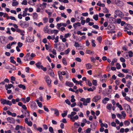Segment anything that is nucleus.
I'll list each match as a JSON object with an SVG mask.
<instances>
[{"label": "nucleus", "mask_w": 133, "mask_h": 133, "mask_svg": "<svg viewBox=\"0 0 133 133\" xmlns=\"http://www.w3.org/2000/svg\"><path fill=\"white\" fill-rule=\"evenodd\" d=\"M76 112H72L70 114L68 115V117L70 118V120L72 122H74L75 120H77L78 118V116L77 115H74L76 114Z\"/></svg>", "instance_id": "nucleus-1"}, {"label": "nucleus", "mask_w": 133, "mask_h": 133, "mask_svg": "<svg viewBox=\"0 0 133 133\" xmlns=\"http://www.w3.org/2000/svg\"><path fill=\"white\" fill-rule=\"evenodd\" d=\"M124 106L128 113L130 114L131 113V110L130 105L127 104H124Z\"/></svg>", "instance_id": "nucleus-2"}, {"label": "nucleus", "mask_w": 133, "mask_h": 133, "mask_svg": "<svg viewBox=\"0 0 133 133\" xmlns=\"http://www.w3.org/2000/svg\"><path fill=\"white\" fill-rule=\"evenodd\" d=\"M44 78L48 86L50 87H51V80L49 76H46Z\"/></svg>", "instance_id": "nucleus-3"}, {"label": "nucleus", "mask_w": 133, "mask_h": 133, "mask_svg": "<svg viewBox=\"0 0 133 133\" xmlns=\"http://www.w3.org/2000/svg\"><path fill=\"white\" fill-rule=\"evenodd\" d=\"M115 13L117 15L121 18L123 17L124 16L123 13L121 11L118 9H117L115 11Z\"/></svg>", "instance_id": "nucleus-4"}, {"label": "nucleus", "mask_w": 133, "mask_h": 133, "mask_svg": "<svg viewBox=\"0 0 133 133\" xmlns=\"http://www.w3.org/2000/svg\"><path fill=\"white\" fill-rule=\"evenodd\" d=\"M19 24L22 27H28L29 26V24L26 21H23L21 20L20 21Z\"/></svg>", "instance_id": "nucleus-5"}, {"label": "nucleus", "mask_w": 133, "mask_h": 133, "mask_svg": "<svg viewBox=\"0 0 133 133\" xmlns=\"http://www.w3.org/2000/svg\"><path fill=\"white\" fill-rule=\"evenodd\" d=\"M7 119L8 122L10 123H14L15 122V119L12 117H9L7 118Z\"/></svg>", "instance_id": "nucleus-6"}, {"label": "nucleus", "mask_w": 133, "mask_h": 133, "mask_svg": "<svg viewBox=\"0 0 133 133\" xmlns=\"http://www.w3.org/2000/svg\"><path fill=\"white\" fill-rule=\"evenodd\" d=\"M31 107L32 109L33 110H34L36 109L37 106L35 102H31Z\"/></svg>", "instance_id": "nucleus-7"}, {"label": "nucleus", "mask_w": 133, "mask_h": 133, "mask_svg": "<svg viewBox=\"0 0 133 133\" xmlns=\"http://www.w3.org/2000/svg\"><path fill=\"white\" fill-rule=\"evenodd\" d=\"M101 98V96L99 95H97L95 96L92 99V101L96 102H97L98 100Z\"/></svg>", "instance_id": "nucleus-8"}, {"label": "nucleus", "mask_w": 133, "mask_h": 133, "mask_svg": "<svg viewBox=\"0 0 133 133\" xmlns=\"http://www.w3.org/2000/svg\"><path fill=\"white\" fill-rule=\"evenodd\" d=\"M25 123L27 124L28 125L30 126H31L32 125V123L31 121H29L28 120V118H25Z\"/></svg>", "instance_id": "nucleus-9"}, {"label": "nucleus", "mask_w": 133, "mask_h": 133, "mask_svg": "<svg viewBox=\"0 0 133 133\" xmlns=\"http://www.w3.org/2000/svg\"><path fill=\"white\" fill-rule=\"evenodd\" d=\"M30 53H28L27 54L26 56L24 57V59L25 61H29L30 59H32V58H30Z\"/></svg>", "instance_id": "nucleus-10"}, {"label": "nucleus", "mask_w": 133, "mask_h": 133, "mask_svg": "<svg viewBox=\"0 0 133 133\" xmlns=\"http://www.w3.org/2000/svg\"><path fill=\"white\" fill-rule=\"evenodd\" d=\"M5 87L6 90H8V89L11 88L12 87L13 88L14 87L13 85L11 84H8L7 85L6 84L5 85Z\"/></svg>", "instance_id": "nucleus-11"}, {"label": "nucleus", "mask_w": 133, "mask_h": 133, "mask_svg": "<svg viewBox=\"0 0 133 133\" xmlns=\"http://www.w3.org/2000/svg\"><path fill=\"white\" fill-rule=\"evenodd\" d=\"M66 86L70 87H72L74 85L73 83L72 82H70L68 81H66L65 84Z\"/></svg>", "instance_id": "nucleus-12"}, {"label": "nucleus", "mask_w": 133, "mask_h": 133, "mask_svg": "<svg viewBox=\"0 0 133 133\" xmlns=\"http://www.w3.org/2000/svg\"><path fill=\"white\" fill-rule=\"evenodd\" d=\"M34 38L31 39V38L30 37H27L26 39L25 42H34Z\"/></svg>", "instance_id": "nucleus-13"}, {"label": "nucleus", "mask_w": 133, "mask_h": 133, "mask_svg": "<svg viewBox=\"0 0 133 133\" xmlns=\"http://www.w3.org/2000/svg\"><path fill=\"white\" fill-rule=\"evenodd\" d=\"M107 29H108L110 30H114L115 29V26L113 25H109L108 26Z\"/></svg>", "instance_id": "nucleus-14"}, {"label": "nucleus", "mask_w": 133, "mask_h": 133, "mask_svg": "<svg viewBox=\"0 0 133 133\" xmlns=\"http://www.w3.org/2000/svg\"><path fill=\"white\" fill-rule=\"evenodd\" d=\"M86 69L87 70L91 69L92 67V65L90 63H87L85 64Z\"/></svg>", "instance_id": "nucleus-15"}, {"label": "nucleus", "mask_w": 133, "mask_h": 133, "mask_svg": "<svg viewBox=\"0 0 133 133\" xmlns=\"http://www.w3.org/2000/svg\"><path fill=\"white\" fill-rule=\"evenodd\" d=\"M54 111V114L57 116H58L59 115V112L58 110L56 109H53Z\"/></svg>", "instance_id": "nucleus-16"}, {"label": "nucleus", "mask_w": 133, "mask_h": 133, "mask_svg": "<svg viewBox=\"0 0 133 133\" xmlns=\"http://www.w3.org/2000/svg\"><path fill=\"white\" fill-rule=\"evenodd\" d=\"M112 105L111 104L108 103L107 104L106 106V108L109 110L111 109Z\"/></svg>", "instance_id": "nucleus-17"}, {"label": "nucleus", "mask_w": 133, "mask_h": 133, "mask_svg": "<svg viewBox=\"0 0 133 133\" xmlns=\"http://www.w3.org/2000/svg\"><path fill=\"white\" fill-rule=\"evenodd\" d=\"M24 114V117H27V118H29L30 117V114L29 112L27 111H25Z\"/></svg>", "instance_id": "nucleus-18"}, {"label": "nucleus", "mask_w": 133, "mask_h": 133, "mask_svg": "<svg viewBox=\"0 0 133 133\" xmlns=\"http://www.w3.org/2000/svg\"><path fill=\"white\" fill-rule=\"evenodd\" d=\"M18 86L19 88H22L24 90H25L26 89V87L24 85L22 84H19L18 85Z\"/></svg>", "instance_id": "nucleus-19"}, {"label": "nucleus", "mask_w": 133, "mask_h": 133, "mask_svg": "<svg viewBox=\"0 0 133 133\" xmlns=\"http://www.w3.org/2000/svg\"><path fill=\"white\" fill-rule=\"evenodd\" d=\"M68 112L67 110L64 111H63L64 113L61 114L62 116L63 117H65L67 115Z\"/></svg>", "instance_id": "nucleus-20"}, {"label": "nucleus", "mask_w": 133, "mask_h": 133, "mask_svg": "<svg viewBox=\"0 0 133 133\" xmlns=\"http://www.w3.org/2000/svg\"><path fill=\"white\" fill-rule=\"evenodd\" d=\"M121 20L120 18H117L115 20V21L114 23H115L119 24L121 22Z\"/></svg>", "instance_id": "nucleus-21"}, {"label": "nucleus", "mask_w": 133, "mask_h": 133, "mask_svg": "<svg viewBox=\"0 0 133 133\" xmlns=\"http://www.w3.org/2000/svg\"><path fill=\"white\" fill-rule=\"evenodd\" d=\"M58 32V31L57 30H51L50 33L51 34H52L53 33H54L55 34H57Z\"/></svg>", "instance_id": "nucleus-22"}, {"label": "nucleus", "mask_w": 133, "mask_h": 133, "mask_svg": "<svg viewBox=\"0 0 133 133\" xmlns=\"http://www.w3.org/2000/svg\"><path fill=\"white\" fill-rule=\"evenodd\" d=\"M116 4L118 6H122L123 5V4L122 1H119Z\"/></svg>", "instance_id": "nucleus-23"}, {"label": "nucleus", "mask_w": 133, "mask_h": 133, "mask_svg": "<svg viewBox=\"0 0 133 133\" xmlns=\"http://www.w3.org/2000/svg\"><path fill=\"white\" fill-rule=\"evenodd\" d=\"M38 16V14L36 12L33 13V18L34 19H37Z\"/></svg>", "instance_id": "nucleus-24"}, {"label": "nucleus", "mask_w": 133, "mask_h": 133, "mask_svg": "<svg viewBox=\"0 0 133 133\" xmlns=\"http://www.w3.org/2000/svg\"><path fill=\"white\" fill-rule=\"evenodd\" d=\"M41 63L40 62H38L36 64V67L38 69L41 68Z\"/></svg>", "instance_id": "nucleus-25"}, {"label": "nucleus", "mask_w": 133, "mask_h": 133, "mask_svg": "<svg viewBox=\"0 0 133 133\" xmlns=\"http://www.w3.org/2000/svg\"><path fill=\"white\" fill-rule=\"evenodd\" d=\"M18 4V2L17 1H13L12 2V5L13 6H16Z\"/></svg>", "instance_id": "nucleus-26"}, {"label": "nucleus", "mask_w": 133, "mask_h": 133, "mask_svg": "<svg viewBox=\"0 0 133 133\" xmlns=\"http://www.w3.org/2000/svg\"><path fill=\"white\" fill-rule=\"evenodd\" d=\"M16 31L18 33L22 32H25L23 30H21L17 28L16 29Z\"/></svg>", "instance_id": "nucleus-27"}, {"label": "nucleus", "mask_w": 133, "mask_h": 133, "mask_svg": "<svg viewBox=\"0 0 133 133\" xmlns=\"http://www.w3.org/2000/svg\"><path fill=\"white\" fill-rule=\"evenodd\" d=\"M71 33H67L64 35V37L66 38L68 37H70L71 36Z\"/></svg>", "instance_id": "nucleus-28"}, {"label": "nucleus", "mask_w": 133, "mask_h": 133, "mask_svg": "<svg viewBox=\"0 0 133 133\" xmlns=\"http://www.w3.org/2000/svg\"><path fill=\"white\" fill-rule=\"evenodd\" d=\"M44 30L45 33H48L49 30L48 29V26H46L44 28Z\"/></svg>", "instance_id": "nucleus-29"}, {"label": "nucleus", "mask_w": 133, "mask_h": 133, "mask_svg": "<svg viewBox=\"0 0 133 133\" xmlns=\"http://www.w3.org/2000/svg\"><path fill=\"white\" fill-rule=\"evenodd\" d=\"M49 74L51 76H52L53 77L55 76V74H54V72L53 71L51 70L50 71V72Z\"/></svg>", "instance_id": "nucleus-30"}, {"label": "nucleus", "mask_w": 133, "mask_h": 133, "mask_svg": "<svg viewBox=\"0 0 133 133\" xmlns=\"http://www.w3.org/2000/svg\"><path fill=\"white\" fill-rule=\"evenodd\" d=\"M93 18L95 21H97L98 19V15L97 14L94 15L93 16Z\"/></svg>", "instance_id": "nucleus-31"}, {"label": "nucleus", "mask_w": 133, "mask_h": 133, "mask_svg": "<svg viewBox=\"0 0 133 133\" xmlns=\"http://www.w3.org/2000/svg\"><path fill=\"white\" fill-rule=\"evenodd\" d=\"M129 56L130 57H133V53L131 51H129L128 52Z\"/></svg>", "instance_id": "nucleus-32"}, {"label": "nucleus", "mask_w": 133, "mask_h": 133, "mask_svg": "<svg viewBox=\"0 0 133 133\" xmlns=\"http://www.w3.org/2000/svg\"><path fill=\"white\" fill-rule=\"evenodd\" d=\"M92 83L93 85L94 86H96L97 85V82L96 80H93Z\"/></svg>", "instance_id": "nucleus-33"}, {"label": "nucleus", "mask_w": 133, "mask_h": 133, "mask_svg": "<svg viewBox=\"0 0 133 133\" xmlns=\"http://www.w3.org/2000/svg\"><path fill=\"white\" fill-rule=\"evenodd\" d=\"M14 58V57H11L10 58V62L12 63H13V64H15L16 63V62L13 59H12V58Z\"/></svg>", "instance_id": "nucleus-34"}, {"label": "nucleus", "mask_w": 133, "mask_h": 133, "mask_svg": "<svg viewBox=\"0 0 133 133\" xmlns=\"http://www.w3.org/2000/svg\"><path fill=\"white\" fill-rule=\"evenodd\" d=\"M74 96L73 95L71 96V102H74L76 100L74 98Z\"/></svg>", "instance_id": "nucleus-35"}, {"label": "nucleus", "mask_w": 133, "mask_h": 133, "mask_svg": "<svg viewBox=\"0 0 133 133\" xmlns=\"http://www.w3.org/2000/svg\"><path fill=\"white\" fill-rule=\"evenodd\" d=\"M101 126L102 127H105L106 128H107L108 127V125L107 124L105 123L104 124L103 123H101L100 124Z\"/></svg>", "instance_id": "nucleus-36"}, {"label": "nucleus", "mask_w": 133, "mask_h": 133, "mask_svg": "<svg viewBox=\"0 0 133 133\" xmlns=\"http://www.w3.org/2000/svg\"><path fill=\"white\" fill-rule=\"evenodd\" d=\"M102 39V38L101 36H99L97 38V40L98 41V42L100 43H101Z\"/></svg>", "instance_id": "nucleus-37"}, {"label": "nucleus", "mask_w": 133, "mask_h": 133, "mask_svg": "<svg viewBox=\"0 0 133 133\" xmlns=\"http://www.w3.org/2000/svg\"><path fill=\"white\" fill-rule=\"evenodd\" d=\"M43 20L44 23H46L48 21V18L46 17H44L43 18Z\"/></svg>", "instance_id": "nucleus-38"}, {"label": "nucleus", "mask_w": 133, "mask_h": 133, "mask_svg": "<svg viewBox=\"0 0 133 133\" xmlns=\"http://www.w3.org/2000/svg\"><path fill=\"white\" fill-rule=\"evenodd\" d=\"M124 124L126 126H128L130 124V122L126 120L124 122Z\"/></svg>", "instance_id": "nucleus-39"}, {"label": "nucleus", "mask_w": 133, "mask_h": 133, "mask_svg": "<svg viewBox=\"0 0 133 133\" xmlns=\"http://www.w3.org/2000/svg\"><path fill=\"white\" fill-rule=\"evenodd\" d=\"M1 103L3 104H6V100L4 99H1Z\"/></svg>", "instance_id": "nucleus-40"}, {"label": "nucleus", "mask_w": 133, "mask_h": 133, "mask_svg": "<svg viewBox=\"0 0 133 133\" xmlns=\"http://www.w3.org/2000/svg\"><path fill=\"white\" fill-rule=\"evenodd\" d=\"M58 73H59L60 74L62 75H66V73L65 71H64L63 72H61L60 71H58Z\"/></svg>", "instance_id": "nucleus-41"}, {"label": "nucleus", "mask_w": 133, "mask_h": 133, "mask_svg": "<svg viewBox=\"0 0 133 133\" xmlns=\"http://www.w3.org/2000/svg\"><path fill=\"white\" fill-rule=\"evenodd\" d=\"M125 99L129 102H131L130 98L128 96H126L125 97Z\"/></svg>", "instance_id": "nucleus-42"}, {"label": "nucleus", "mask_w": 133, "mask_h": 133, "mask_svg": "<svg viewBox=\"0 0 133 133\" xmlns=\"http://www.w3.org/2000/svg\"><path fill=\"white\" fill-rule=\"evenodd\" d=\"M103 11L105 13H108L109 12L108 10V9L105 7H104L103 9Z\"/></svg>", "instance_id": "nucleus-43"}, {"label": "nucleus", "mask_w": 133, "mask_h": 133, "mask_svg": "<svg viewBox=\"0 0 133 133\" xmlns=\"http://www.w3.org/2000/svg\"><path fill=\"white\" fill-rule=\"evenodd\" d=\"M5 104L8 105L10 106H11L12 105V103L9 100H6Z\"/></svg>", "instance_id": "nucleus-44"}, {"label": "nucleus", "mask_w": 133, "mask_h": 133, "mask_svg": "<svg viewBox=\"0 0 133 133\" xmlns=\"http://www.w3.org/2000/svg\"><path fill=\"white\" fill-rule=\"evenodd\" d=\"M116 66L117 69H120L121 65L119 63H116Z\"/></svg>", "instance_id": "nucleus-45"}, {"label": "nucleus", "mask_w": 133, "mask_h": 133, "mask_svg": "<svg viewBox=\"0 0 133 133\" xmlns=\"http://www.w3.org/2000/svg\"><path fill=\"white\" fill-rule=\"evenodd\" d=\"M117 59L116 58H114L111 62V64L113 66L114 65V63L117 61Z\"/></svg>", "instance_id": "nucleus-46"}, {"label": "nucleus", "mask_w": 133, "mask_h": 133, "mask_svg": "<svg viewBox=\"0 0 133 133\" xmlns=\"http://www.w3.org/2000/svg\"><path fill=\"white\" fill-rule=\"evenodd\" d=\"M62 62L64 65H66L67 63L65 58L63 59Z\"/></svg>", "instance_id": "nucleus-47"}, {"label": "nucleus", "mask_w": 133, "mask_h": 133, "mask_svg": "<svg viewBox=\"0 0 133 133\" xmlns=\"http://www.w3.org/2000/svg\"><path fill=\"white\" fill-rule=\"evenodd\" d=\"M22 5H27V1L26 0H23L21 3Z\"/></svg>", "instance_id": "nucleus-48"}, {"label": "nucleus", "mask_w": 133, "mask_h": 133, "mask_svg": "<svg viewBox=\"0 0 133 133\" xmlns=\"http://www.w3.org/2000/svg\"><path fill=\"white\" fill-rule=\"evenodd\" d=\"M17 61L19 64H21L22 63L21 61L20 58L19 57H17Z\"/></svg>", "instance_id": "nucleus-49"}, {"label": "nucleus", "mask_w": 133, "mask_h": 133, "mask_svg": "<svg viewBox=\"0 0 133 133\" xmlns=\"http://www.w3.org/2000/svg\"><path fill=\"white\" fill-rule=\"evenodd\" d=\"M70 49L69 48H68L65 51V54H68L70 52Z\"/></svg>", "instance_id": "nucleus-50"}, {"label": "nucleus", "mask_w": 133, "mask_h": 133, "mask_svg": "<svg viewBox=\"0 0 133 133\" xmlns=\"http://www.w3.org/2000/svg\"><path fill=\"white\" fill-rule=\"evenodd\" d=\"M58 75L59 80L61 81H62L63 79V77L62 75L60 74L59 73H58Z\"/></svg>", "instance_id": "nucleus-51"}, {"label": "nucleus", "mask_w": 133, "mask_h": 133, "mask_svg": "<svg viewBox=\"0 0 133 133\" xmlns=\"http://www.w3.org/2000/svg\"><path fill=\"white\" fill-rule=\"evenodd\" d=\"M95 40H92L91 41V44L92 46L93 47H95L96 46V45L95 43Z\"/></svg>", "instance_id": "nucleus-52"}, {"label": "nucleus", "mask_w": 133, "mask_h": 133, "mask_svg": "<svg viewBox=\"0 0 133 133\" xmlns=\"http://www.w3.org/2000/svg\"><path fill=\"white\" fill-rule=\"evenodd\" d=\"M126 79L129 78L130 79H131L132 78V77L131 75H127L125 77Z\"/></svg>", "instance_id": "nucleus-53"}, {"label": "nucleus", "mask_w": 133, "mask_h": 133, "mask_svg": "<svg viewBox=\"0 0 133 133\" xmlns=\"http://www.w3.org/2000/svg\"><path fill=\"white\" fill-rule=\"evenodd\" d=\"M28 3L29 4L32 5H35V4L34 3H33L31 0H29Z\"/></svg>", "instance_id": "nucleus-54"}, {"label": "nucleus", "mask_w": 133, "mask_h": 133, "mask_svg": "<svg viewBox=\"0 0 133 133\" xmlns=\"http://www.w3.org/2000/svg\"><path fill=\"white\" fill-rule=\"evenodd\" d=\"M86 53L87 54H91L92 53H94V51H92L89 50H87L86 51Z\"/></svg>", "instance_id": "nucleus-55"}, {"label": "nucleus", "mask_w": 133, "mask_h": 133, "mask_svg": "<svg viewBox=\"0 0 133 133\" xmlns=\"http://www.w3.org/2000/svg\"><path fill=\"white\" fill-rule=\"evenodd\" d=\"M58 45L57 43H55L54 44V48L57 49V50L59 51L60 50V49H58L57 47Z\"/></svg>", "instance_id": "nucleus-56"}, {"label": "nucleus", "mask_w": 133, "mask_h": 133, "mask_svg": "<svg viewBox=\"0 0 133 133\" xmlns=\"http://www.w3.org/2000/svg\"><path fill=\"white\" fill-rule=\"evenodd\" d=\"M129 70L128 69H122V71L125 73H128Z\"/></svg>", "instance_id": "nucleus-57"}, {"label": "nucleus", "mask_w": 133, "mask_h": 133, "mask_svg": "<svg viewBox=\"0 0 133 133\" xmlns=\"http://www.w3.org/2000/svg\"><path fill=\"white\" fill-rule=\"evenodd\" d=\"M90 60L91 62H95L96 59L93 57H90Z\"/></svg>", "instance_id": "nucleus-58"}, {"label": "nucleus", "mask_w": 133, "mask_h": 133, "mask_svg": "<svg viewBox=\"0 0 133 133\" xmlns=\"http://www.w3.org/2000/svg\"><path fill=\"white\" fill-rule=\"evenodd\" d=\"M91 130V129L90 128H87L86 130V132L85 133H90Z\"/></svg>", "instance_id": "nucleus-59"}, {"label": "nucleus", "mask_w": 133, "mask_h": 133, "mask_svg": "<svg viewBox=\"0 0 133 133\" xmlns=\"http://www.w3.org/2000/svg\"><path fill=\"white\" fill-rule=\"evenodd\" d=\"M41 68L44 71H45L46 70V67H44L43 66L41 65Z\"/></svg>", "instance_id": "nucleus-60"}, {"label": "nucleus", "mask_w": 133, "mask_h": 133, "mask_svg": "<svg viewBox=\"0 0 133 133\" xmlns=\"http://www.w3.org/2000/svg\"><path fill=\"white\" fill-rule=\"evenodd\" d=\"M74 46L75 47H79L80 45L77 42H75Z\"/></svg>", "instance_id": "nucleus-61"}, {"label": "nucleus", "mask_w": 133, "mask_h": 133, "mask_svg": "<svg viewBox=\"0 0 133 133\" xmlns=\"http://www.w3.org/2000/svg\"><path fill=\"white\" fill-rule=\"evenodd\" d=\"M59 37L58 36H57L55 38V40L54 41V42L55 43H57L58 42V41Z\"/></svg>", "instance_id": "nucleus-62"}, {"label": "nucleus", "mask_w": 133, "mask_h": 133, "mask_svg": "<svg viewBox=\"0 0 133 133\" xmlns=\"http://www.w3.org/2000/svg\"><path fill=\"white\" fill-rule=\"evenodd\" d=\"M78 105L81 108H83V106L82 103L81 102H79L78 103Z\"/></svg>", "instance_id": "nucleus-63"}, {"label": "nucleus", "mask_w": 133, "mask_h": 133, "mask_svg": "<svg viewBox=\"0 0 133 133\" xmlns=\"http://www.w3.org/2000/svg\"><path fill=\"white\" fill-rule=\"evenodd\" d=\"M61 15L62 17H63L65 18H66L67 16L66 15H65L64 13H61Z\"/></svg>", "instance_id": "nucleus-64"}]
</instances>
